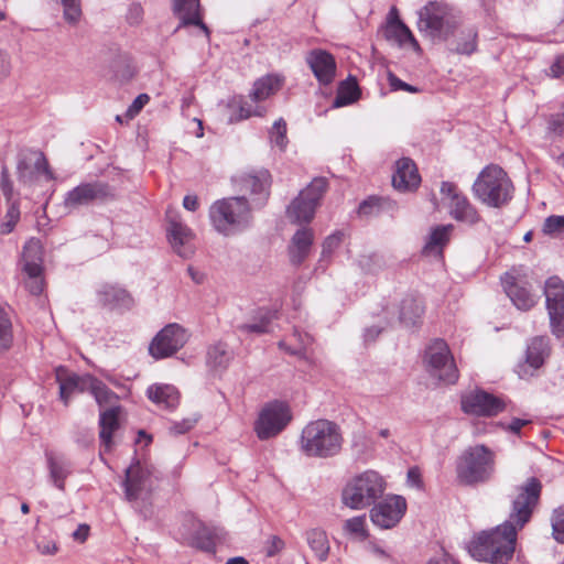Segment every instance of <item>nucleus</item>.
I'll return each mask as SVG.
<instances>
[{
    "label": "nucleus",
    "instance_id": "nucleus-13",
    "mask_svg": "<svg viewBox=\"0 0 564 564\" xmlns=\"http://www.w3.org/2000/svg\"><path fill=\"white\" fill-rule=\"evenodd\" d=\"M291 419L290 406L285 402L279 400L269 402L254 422V432L259 440H270L280 434Z\"/></svg>",
    "mask_w": 564,
    "mask_h": 564
},
{
    "label": "nucleus",
    "instance_id": "nucleus-27",
    "mask_svg": "<svg viewBox=\"0 0 564 564\" xmlns=\"http://www.w3.org/2000/svg\"><path fill=\"white\" fill-rule=\"evenodd\" d=\"M388 41L397 43L399 46L410 44L413 50L420 51V45L413 36L410 29L399 19L397 9L393 7L389 13V19L383 31Z\"/></svg>",
    "mask_w": 564,
    "mask_h": 564
},
{
    "label": "nucleus",
    "instance_id": "nucleus-61",
    "mask_svg": "<svg viewBox=\"0 0 564 564\" xmlns=\"http://www.w3.org/2000/svg\"><path fill=\"white\" fill-rule=\"evenodd\" d=\"M150 100L147 94H140L131 104V106L127 110V116L131 119L137 116L140 110L148 104Z\"/></svg>",
    "mask_w": 564,
    "mask_h": 564
},
{
    "label": "nucleus",
    "instance_id": "nucleus-53",
    "mask_svg": "<svg viewBox=\"0 0 564 564\" xmlns=\"http://www.w3.org/2000/svg\"><path fill=\"white\" fill-rule=\"evenodd\" d=\"M24 260H39L42 261V246L40 240L30 239L23 247Z\"/></svg>",
    "mask_w": 564,
    "mask_h": 564
},
{
    "label": "nucleus",
    "instance_id": "nucleus-62",
    "mask_svg": "<svg viewBox=\"0 0 564 564\" xmlns=\"http://www.w3.org/2000/svg\"><path fill=\"white\" fill-rule=\"evenodd\" d=\"M530 420L513 417L508 425L500 424L506 431L510 432L513 435L520 436L521 429L528 424H530Z\"/></svg>",
    "mask_w": 564,
    "mask_h": 564
},
{
    "label": "nucleus",
    "instance_id": "nucleus-16",
    "mask_svg": "<svg viewBox=\"0 0 564 564\" xmlns=\"http://www.w3.org/2000/svg\"><path fill=\"white\" fill-rule=\"evenodd\" d=\"M546 310L552 334L556 338L564 337V281L556 275L545 281L544 288Z\"/></svg>",
    "mask_w": 564,
    "mask_h": 564
},
{
    "label": "nucleus",
    "instance_id": "nucleus-28",
    "mask_svg": "<svg viewBox=\"0 0 564 564\" xmlns=\"http://www.w3.org/2000/svg\"><path fill=\"white\" fill-rule=\"evenodd\" d=\"M314 232L311 228L302 227L295 231L289 246L290 262L300 267L311 252Z\"/></svg>",
    "mask_w": 564,
    "mask_h": 564
},
{
    "label": "nucleus",
    "instance_id": "nucleus-51",
    "mask_svg": "<svg viewBox=\"0 0 564 564\" xmlns=\"http://www.w3.org/2000/svg\"><path fill=\"white\" fill-rule=\"evenodd\" d=\"M365 516L354 517L345 521L344 528L349 533L357 534L362 540H366L369 536V534L368 531L365 529Z\"/></svg>",
    "mask_w": 564,
    "mask_h": 564
},
{
    "label": "nucleus",
    "instance_id": "nucleus-26",
    "mask_svg": "<svg viewBox=\"0 0 564 564\" xmlns=\"http://www.w3.org/2000/svg\"><path fill=\"white\" fill-rule=\"evenodd\" d=\"M501 283L508 297L517 308L529 311L535 305L536 301L534 295L525 285L518 282L516 276L505 273L501 278Z\"/></svg>",
    "mask_w": 564,
    "mask_h": 564
},
{
    "label": "nucleus",
    "instance_id": "nucleus-36",
    "mask_svg": "<svg viewBox=\"0 0 564 564\" xmlns=\"http://www.w3.org/2000/svg\"><path fill=\"white\" fill-rule=\"evenodd\" d=\"M46 460L51 480L58 490L64 491L65 480L72 474V464L64 457H56L52 453H46Z\"/></svg>",
    "mask_w": 564,
    "mask_h": 564
},
{
    "label": "nucleus",
    "instance_id": "nucleus-21",
    "mask_svg": "<svg viewBox=\"0 0 564 564\" xmlns=\"http://www.w3.org/2000/svg\"><path fill=\"white\" fill-rule=\"evenodd\" d=\"M551 346L547 336H535L530 339L525 350V362L518 365V373L521 378L524 376H532L533 372H529L525 366L532 370L540 369L545 360L550 357Z\"/></svg>",
    "mask_w": 564,
    "mask_h": 564
},
{
    "label": "nucleus",
    "instance_id": "nucleus-19",
    "mask_svg": "<svg viewBox=\"0 0 564 564\" xmlns=\"http://www.w3.org/2000/svg\"><path fill=\"white\" fill-rule=\"evenodd\" d=\"M56 381L59 384V399L67 406L72 394L75 392H90L95 377L93 375H77L69 372L64 366H58L55 369Z\"/></svg>",
    "mask_w": 564,
    "mask_h": 564
},
{
    "label": "nucleus",
    "instance_id": "nucleus-4",
    "mask_svg": "<svg viewBox=\"0 0 564 564\" xmlns=\"http://www.w3.org/2000/svg\"><path fill=\"white\" fill-rule=\"evenodd\" d=\"M473 192L484 205L502 208L512 199L514 186L502 167L491 164L479 173L473 184Z\"/></svg>",
    "mask_w": 564,
    "mask_h": 564
},
{
    "label": "nucleus",
    "instance_id": "nucleus-10",
    "mask_svg": "<svg viewBox=\"0 0 564 564\" xmlns=\"http://www.w3.org/2000/svg\"><path fill=\"white\" fill-rule=\"evenodd\" d=\"M424 361L426 370L440 381L455 383L458 370L454 362L449 347L444 339H434L425 349Z\"/></svg>",
    "mask_w": 564,
    "mask_h": 564
},
{
    "label": "nucleus",
    "instance_id": "nucleus-58",
    "mask_svg": "<svg viewBox=\"0 0 564 564\" xmlns=\"http://www.w3.org/2000/svg\"><path fill=\"white\" fill-rule=\"evenodd\" d=\"M285 546L284 541L278 535H270L265 542L264 551L268 557L279 554Z\"/></svg>",
    "mask_w": 564,
    "mask_h": 564
},
{
    "label": "nucleus",
    "instance_id": "nucleus-9",
    "mask_svg": "<svg viewBox=\"0 0 564 564\" xmlns=\"http://www.w3.org/2000/svg\"><path fill=\"white\" fill-rule=\"evenodd\" d=\"M160 479L161 475L154 466L141 464L134 455L132 463L124 470L122 487L126 499L129 502H135L140 498L149 499Z\"/></svg>",
    "mask_w": 564,
    "mask_h": 564
},
{
    "label": "nucleus",
    "instance_id": "nucleus-30",
    "mask_svg": "<svg viewBox=\"0 0 564 564\" xmlns=\"http://www.w3.org/2000/svg\"><path fill=\"white\" fill-rule=\"evenodd\" d=\"M120 406L115 405L100 412L99 415V438L106 451H110L113 444V433L119 429Z\"/></svg>",
    "mask_w": 564,
    "mask_h": 564
},
{
    "label": "nucleus",
    "instance_id": "nucleus-59",
    "mask_svg": "<svg viewBox=\"0 0 564 564\" xmlns=\"http://www.w3.org/2000/svg\"><path fill=\"white\" fill-rule=\"evenodd\" d=\"M388 80H389V85H390L392 90H405V91H409V93H416V91H419V89L416 87L411 86V85L404 83L403 80H401L399 77H397L391 72L388 74Z\"/></svg>",
    "mask_w": 564,
    "mask_h": 564
},
{
    "label": "nucleus",
    "instance_id": "nucleus-43",
    "mask_svg": "<svg viewBox=\"0 0 564 564\" xmlns=\"http://www.w3.org/2000/svg\"><path fill=\"white\" fill-rule=\"evenodd\" d=\"M477 48V31L475 28L462 29L456 39V45L453 48L457 54H473Z\"/></svg>",
    "mask_w": 564,
    "mask_h": 564
},
{
    "label": "nucleus",
    "instance_id": "nucleus-42",
    "mask_svg": "<svg viewBox=\"0 0 564 564\" xmlns=\"http://www.w3.org/2000/svg\"><path fill=\"white\" fill-rule=\"evenodd\" d=\"M454 226L452 224L438 225L431 230L429 239L424 246V250L434 251L442 250L449 241L451 232Z\"/></svg>",
    "mask_w": 564,
    "mask_h": 564
},
{
    "label": "nucleus",
    "instance_id": "nucleus-31",
    "mask_svg": "<svg viewBox=\"0 0 564 564\" xmlns=\"http://www.w3.org/2000/svg\"><path fill=\"white\" fill-rule=\"evenodd\" d=\"M219 538L220 530L218 528L199 522L189 539V545L203 552L215 553L216 541Z\"/></svg>",
    "mask_w": 564,
    "mask_h": 564
},
{
    "label": "nucleus",
    "instance_id": "nucleus-12",
    "mask_svg": "<svg viewBox=\"0 0 564 564\" xmlns=\"http://www.w3.org/2000/svg\"><path fill=\"white\" fill-rule=\"evenodd\" d=\"M234 187L251 197V206L260 209L265 206L270 197L272 176L265 169L243 172L231 177Z\"/></svg>",
    "mask_w": 564,
    "mask_h": 564
},
{
    "label": "nucleus",
    "instance_id": "nucleus-29",
    "mask_svg": "<svg viewBox=\"0 0 564 564\" xmlns=\"http://www.w3.org/2000/svg\"><path fill=\"white\" fill-rule=\"evenodd\" d=\"M424 313V305L422 300L414 295H405L399 306V321L405 327L416 326Z\"/></svg>",
    "mask_w": 564,
    "mask_h": 564
},
{
    "label": "nucleus",
    "instance_id": "nucleus-3",
    "mask_svg": "<svg viewBox=\"0 0 564 564\" xmlns=\"http://www.w3.org/2000/svg\"><path fill=\"white\" fill-rule=\"evenodd\" d=\"M343 441L337 423L319 419L304 426L300 437V448L307 457L329 458L339 454Z\"/></svg>",
    "mask_w": 564,
    "mask_h": 564
},
{
    "label": "nucleus",
    "instance_id": "nucleus-63",
    "mask_svg": "<svg viewBox=\"0 0 564 564\" xmlns=\"http://www.w3.org/2000/svg\"><path fill=\"white\" fill-rule=\"evenodd\" d=\"M440 192L443 198L449 199V203H452L456 196L462 194L457 186L452 182H442Z\"/></svg>",
    "mask_w": 564,
    "mask_h": 564
},
{
    "label": "nucleus",
    "instance_id": "nucleus-17",
    "mask_svg": "<svg viewBox=\"0 0 564 564\" xmlns=\"http://www.w3.org/2000/svg\"><path fill=\"white\" fill-rule=\"evenodd\" d=\"M406 511V500L402 496H391L375 505L370 510L371 522L381 529L395 527Z\"/></svg>",
    "mask_w": 564,
    "mask_h": 564
},
{
    "label": "nucleus",
    "instance_id": "nucleus-56",
    "mask_svg": "<svg viewBox=\"0 0 564 564\" xmlns=\"http://www.w3.org/2000/svg\"><path fill=\"white\" fill-rule=\"evenodd\" d=\"M547 129L551 138L564 137V112L552 116Z\"/></svg>",
    "mask_w": 564,
    "mask_h": 564
},
{
    "label": "nucleus",
    "instance_id": "nucleus-18",
    "mask_svg": "<svg viewBox=\"0 0 564 564\" xmlns=\"http://www.w3.org/2000/svg\"><path fill=\"white\" fill-rule=\"evenodd\" d=\"M18 180L23 184H31L34 180V174H44L47 181L55 178L51 170L47 159L42 151L28 150L21 152L17 165Z\"/></svg>",
    "mask_w": 564,
    "mask_h": 564
},
{
    "label": "nucleus",
    "instance_id": "nucleus-23",
    "mask_svg": "<svg viewBox=\"0 0 564 564\" xmlns=\"http://www.w3.org/2000/svg\"><path fill=\"white\" fill-rule=\"evenodd\" d=\"M98 303L110 311H129L134 305L132 295L117 284H102L97 291Z\"/></svg>",
    "mask_w": 564,
    "mask_h": 564
},
{
    "label": "nucleus",
    "instance_id": "nucleus-34",
    "mask_svg": "<svg viewBox=\"0 0 564 564\" xmlns=\"http://www.w3.org/2000/svg\"><path fill=\"white\" fill-rule=\"evenodd\" d=\"M449 208L451 216L457 221L476 225L481 220V217L475 206H473L468 198L463 194L456 196L455 199L449 203Z\"/></svg>",
    "mask_w": 564,
    "mask_h": 564
},
{
    "label": "nucleus",
    "instance_id": "nucleus-47",
    "mask_svg": "<svg viewBox=\"0 0 564 564\" xmlns=\"http://www.w3.org/2000/svg\"><path fill=\"white\" fill-rule=\"evenodd\" d=\"M543 234L552 237H564V216L551 215L545 218L542 227Z\"/></svg>",
    "mask_w": 564,
    "mask_h": 564
},
{
    "label": "nucleus",
    "instance_id": "nucleus-52",
    "mask_svg": "<svg viewBox=\"0 0 564 564\" xmlns=\"http://www.w3.org/2000/svg\"><path fill=\"white\" fill-rule=\"evenodd\" d=\"M341 238L343 234L340 231H336L324 239L322 245L323 259L332 256L333 251L339 247Z\"/></svg>",
    "mask_w": 564,
    "mask_h": 564
},
{
    "label": "nucleus",
    "instance_id": "nucleus-7",
    "mask_svg": "<svg viewBox=\"0 0 564 564\" xmlns=\"http://www.w3.org/2000/svg\"><path fill=\"white\" fill-rule=\"evenodd\" d=\"M282 84L283 78L278 75H265L257 79L249 94V98L253 104L241 96L234 98L228 104V108L231 110L229 122H237L252 116L262 117L267 112V108L260 105V102L278 93Z\"/></svg>",
    "mask_w": 564,
    "mask_h": 564
},
{
    "label": "nucleus",
    "instance_id": "nucleus-41",
    "mask_svg": "<svg viewBox=\"0 0 564 564\" xmlns=\"http://www.w3.org/2000/svg\"><path fill=\"white\" fill-rule=\"evenodd\" d=\"M359 87L356 80H344L338 87L337 95L333 101L334 108H340L355 102L359 98Z\"/></svg>",
    "mask_w": 564,
    "mask_h": 564
},
{
    "label": "nucleus",
    "instance_id": "nucleus-20",
    "mask_svg": "<svg viewBox=\"0 0 564 564\" xmlns=\"http://www.w3.org/2000/svg\"><path fill=\"white\" fill-rule=\"evenodd\" d=\"M305 62L321 85H329L336 77L335 57L327 51L314 48L307 52Z\"/></svg>",
    "mask_w": 564,
    "mask_h": 564
},
{
    "label": "nucleus",
    "instance_id": "nucleus-25",
    "mask_svg": "<svg viewBox=\"0 0 564 564\" xmlns=\"http://www.w3.org/2000/svg\"><path fill=\"white\" fill-rule=\"evenodd\" d=\"M397 170L392 175V186L402 192L415 191L421 183V176L414 161L401 158L395 163Z\"/></svg>",
    "mask_w": 564,
    "mask_h": 564
},
{
    "label": "nucleus",
    "instance_id": "nucleus-8",
    "mask_svg": "<svg viewBox=\"0 0 564 564\" xmlns=\"http://www.w3.org/2000/svg\"><path fill=\"white\" fill-rule=\"evenodd\" d=\"M384 485L377 471L366 470L347 482L341 491V501L352 510L367 508L382 496Z\"/></svg>",
    "mask_w": 564,
    "mask_h": 564
},
{
    "label": "nucleus",
    "instance_id": "nucleus-45",
    "mask_svg": "<svg viewBox=\"0 0 564 564\" xmlns=\"http://www.w3.org/2000/svg\"><path fill=\"white\" fill-rule=\"evenodd\" d=\"M294 337H297L299 341H300V346L296 347V348H293L291 346H288L285 344V341L281 340L279 341V348L283 349L285 352L292 355V356H296L299 357L300 359H305L306 360V345L311 343V337L308 334H305L304 336L297 332V330H294V334H293Z\"/></svg>",
    "mask_w": 564,
    "mask_h": 564
},
{
    "label": "nucleus",
    "instance_id": "nucleus-60",
    "mask_svg": "<svg viewBox=\"0 0 564 564\" xmlns=\"http://www.w3.org/2000/svg\"><path fill=\"white\" fill-rule=\"evenodd\" d=\"M23 271L28 274V278H41L43 273L42 261L39 260H25Z\"/></svg>",
    "mask_w": 564,
    "mask_h": 564
},
{
    "label": "nucleus",
    "instance_id": "nucleus-32",
    "mask_svg": "<svg viewBox=\"0 0 564 564\" xmlns=\"http://www.w3.org/2000/svg\"><path fill=\"white\" fill-rule=\"evenodd\" d=\"M398 205L386 196L370 195L359 203L357 214L360 217H376L382 213H394Z\"/></svg>",
    "mask_w": 564,
    "mask_h": 564
},
{
    "label": "nucleus",
    "instance_id": "nucleus-24",
    "mask_svg": "<svg viewBox=\"0 0 564 564\" xmlns=\"http://www.w3.org/2000/svg\"><path fill=\"white\" fill-rule=\"evenodd\" d=\"M166 234L169 242L180 257L187 259L193 254L194 249L189 245V241L193 238V231L177 217L170 218Z\"/></svg>",
    "mask_w": 564,
    "mask_h": 564
},
{
    "label": "nucleus",
    "instance_id": "nucleus-11",
    "mask_svg": "<svg viewBox=\"0 0 564 564\" xmlns=\"http://www.w3.org/2000/svg\"><path fill=\"white\" fill-rule=\"evenodd\" d=\"M117 198V189L107 182L96 180L80 183L68 191L64 198V206L68 209H77L94 203H108Z\"/></svg>",
    "mask_w": 564,
    "mask_h": 564
},
{
    "label": "nucleus",
    "instance_id": "nucleus-33",
    "mask_svg": "<svg viewBox=\"0 0 564 564\" xmlns=\"http://www.w3.org/2000/svg\"><path fill=\"white\" fill-rule=\"evenodd\" d=\"M317 207L300 194L290 203L286 208V216L292 224H308L315 216Z\"/></svg>",
    "mask_w": 564,
    "mask_h": 564
},
{
    "label": "nucleus",
    "instance_id": "nucleus-38",
    "mask_svg": "<svg viewBox=\"0 0 564 564\" xmlns=\"http://www.w3.org/2000/svg\"><path fill=\"white\" fill-rule=\"evenodd\" d=\"M306 540L316 557L326 561L330 550L326 532L318 528L311 529L306 532Z\"/></svg>",
    "mask_w": 564,
    "mask_h": 564
},
{
    "label": "nucleus",
    "instance_id": "nucleus-50",
    "mask_svg": "<svg viewBox=\"0 0 564 564\" xmlns=\"http://www.w3.org/2000/svg\"><path fill=\"white\" fill-rule=\"evenodd\" d=\"M552 534L554 539L564 543V506L554 510L552 516Z\"/></svg>",
    "mask_w": 564,
    "mask_h": 564
},
{
    "label": "nucleus",
    "instance_id": "nucleus-44",
    "mask_svg": "<svg viewBox=\"0 0 564 564\" xmlns=\"http://www.w3.org/2000/svg\"><path fill=\"white\" fill-rule=\"evenodd\" d=\"M90 393L99 406H105L118 400V395L106 383L95 377Z\"/></svg>",
    "mask_w": 564,
    "mask_h": 564
},
{
    "label": "nucleus",
    "instance_id": "nucleus-46",
    "mask_svg": "<svg viewBox=\"0 0 564 564\" xmlns=\"http://www.w3.org/2000/svg\"><path fill=\"white\" fill-rule=\"evenodd\" d=\"M12 324L6 312L0 308V349L8 350L12 345Z\"/></svg>",
    "mask_w": 564,
    "mask_h": 564
},
{
    "label": "nucleus",
    "instance_id": "nucleus-55",
    "mask_svg": "<svg viewBox=\"0 0 564 564\" xmlns=\"http://www.w3.org/2000/svg\"><path fill=\"white\" fill-rule=\"evenodd\" d=\"M13 68L11 54L0 47V83H3L11 75Z\"/></svg>",
    "mask_w": 564,
    "mask_h": 564
},
{
    "label": "nucleus",
    "instance_id": "nucleus-22",
    "mask_svg": "<svg viewBox=\"0 0 564 564\" xmlns=\"http://www.w3.org/2000/svg\"><path fill=\"white\" fill-rule=\"evenodd\" d=\"M172 10L174 15L180 19L177 29L188 25L198 26L204 32L205 37L209 40L210 31L203 22L199 0H172Z\"/></svg>",
    "mask_w": 564,
    "mask_h": 564
},
{
    "label": "nucleus",
    "instance_id": "nucleus-40",
    "mask_svg": "<svg viewBox=\"0 0 564 564\" xmlns=\"http://www.w3.org/2000/svg\"><path fill=\"white\" fill-rule=\"evenodd\" d=\"M328 180L326 177L317 176L314 177L311 183L299 194L318 207L321 205L322 198L328 189Z\"/></svg>",
    "mask_w": 564,
    "mask_h": 564
},
{
    "label": "nucleus",
    "instance_id": "nucleus-35",
    "mask_svg": "<svg viewBox=\"0 0 564 564\" xmlns=\"http://www.w3.org/2000/svg\"><path fill=\"white\" fill-rule=\"evenodd\" d=\"M147 397L165 409L174 410L180 403V392L173 386L152 384L147 389Z\"/></svg>",
    "mask_w": 564,
    "mask_h": 564
},
{
    "label": "nucleus",
    "instance_id": "nucleus-2",
    "mask_svg": "<svg viewBox=\"0 0 564 564\" xmlns=\"http://www.w3.org/2000/svg\"><path fill=\"white\" fill-rule=\"evenodd\" d=\"M252 208L247 196H230L214 202L209 207L208 216L218 234L230 236L252 225Z\"/></svg>",
    "mask_w": 564,
    "mask_h": 564
},
{
    "label": "nucleus",
    "instance_id": "nucleus-6",
    "mask_svg": "<svg viewBox=\"0 0 564 564\" xmlns=\"http://www.w3.org/2000/svg\"><path fill=\"white\" fill-rule=\"evenodd\" d=\"M417 30L432 41H446L454 34L460 21L456 12L446 3L430 1L417 12Z\"/></svg>",
    "mask_w": 564,
    "mask_h": 564
},
{
    "label": "nucleus",
    "instance_id": "nucleus-14",
    "mask_svg": "<svg viewBox=\"0 0 564 564\" xmlns=\"http://www.w3.org/2000/svg\"><path fill=\"white\" fill-rule=\"evenodd\" d=\"M188 340L185 328L176 323L167 324L152 338L149 354L155 359H165L175 355Z\"/></svg>",
    "mask_w": 564,
    "mask_h": 564
},
{
    "label": "nucleus",
    "instance_id": "nucleus-5",
    "mask_svg": "<svg viewBox=\"0 0 564 564\" xmlns=\"http://www.w3.org/2000/svg\"><path fill=\"white\" fill-rule=\"evenodd\" d=\"M455 470L460 485L485 484L495 471V453L484 444L469 446L458 456Z\"/></svg>",
    "mask_w": 564,
    "mask_h": 564
},
{
    "label": "nucleus",
    "instance_id": "nucleus-15",
    "mask_svg": "<svg viewBox=\"0 0 564 564\" xmlns=\"http://www.w3.org/2000/svg\"><path fill=\"white\" fill-rule=\"evenodd\" d=\"M503 399L480 388L470 391L460 399V409L465 414L479 417H494L506 410Z\"/></svg>",
    "mask_w": 564,
    "mask_h": 564
},
{
    "label": "nucleus",
    "instance_id": "nucleus-48",
    "mask_svg": "<svg viewBox=\"0 0 564 564\" xmlns=\"http://www.w3.org/2000/svg\"><path fill=\"white\" fill-rule=\"evenodd\" d=\"M9 208L6 214V221H3L0 226V232L2 235H9L13 231L19 218H20V209L17 203H9Z\"/></svg>",
    "mask_w": 564,
    "mask_h": 564
},
{
    "label": "nucleus",
    "instance_id": "nucleus-39",
    "mask_svg": "<svg viewBox=\"0 0 564 564\" xmlns=\"http://www.w3.org/2000/svg\"><path fill=\"white\" fill-rule=\"evenodd\" d=\"M232 359V351L228 345L223 341L210 346L207 351V364L213 368L225 369Z\"/></svg>",
    "mask_w": 564,
    "mask_h": 564
},
{
    "label": "nucleus",
    "instance_id": "nucleus-37",
    "mask_svg": "<svg viewBox=\"0 0 564 564\" xmlns=\"http://www.w3.org/2000/svg\"><path fill=\"white\" fill-rule=\"evenodd\" d=\"M278 318V311L260 307L253 315V322L241 324L238 329L242 333L267 334L271 323Z\"/></svg>",
    "mask_w": 564,
    "mask_h": 564
},
{
    "label": "nucleus",
    "instance_id": "nucleus-54",
    "mask_svg": "<svg viewBox=\"0 0 564 564\" xmlns=\"http://www.w3.org/2000/svg\"><path fill=\"white\" fill-rule=\"evenodd\" d=\"M0 188L7 203H13V183L10 180L9 170L6 165L1 167Z\"/></svg>",
    "mask_w": 564,
    "mask_h": 564
},
{
    "label": "nucleus",
    "instance_id": "nucleus-49",
    "mask_svg": "<svg viewBox=\"0 0 564 564\" xmlns=\"http://www.w3.org/2000/svg\"><path fill=\"white\" fill-rule=\"evenodd\" d=\"M63 6L64 19L69 23H76L82 17L80 0H59Z\"/></svg>",
    "mask_w": 564,
    "mask_h": 564
},
{
    "label": "nucleus",
    "instance_id": "nucleus-64",
    "mask_svg": "<svg viewBox=\"0 0 564 564\" xmlns=\"http://www.w3.org/2000/svg\"><path fill=\"white\" fill-rule=\"evenodd\" d=\"M549 75L553 78H560L564 75V55L555 57L550 66Z\"/></svg>",
    "mask_w": 564,
    "mask_h": 564
},
{
    "label": "nucleus",
    "instance_id": "nucleus-57",
    "mask_svg": "<svg viewBox=\"0 0 564 564\" xmlns=\"http://www.w3.org/2000/svg\"><path fill=\"white\" fill-rule=\"evenodd\" d=\"M198 422V416L186 417L182 421L173 422L170 427V432L174 435H182L191 431Z\"/></svg>",
    "mask_w": 564,
    "mask_h": 564
},
{
    "label": "nucleus",
    "instance_id": "nucleus-1",
    "mask_svg": "<svg viewBox=\"0 0 564 564\" xmlns=\"http://www.w3.org/2000/svg\"><path fill=\"white\" fill-rule=\"evenodd\" d=\"M542 482L530 477L519 487L513 499L509 518L490 531H482L470 542V555L480 562L507 564L513 556L517 530L530 522L542 494Z\"/></svg>",
    "mask_w": 564,
    "mask_h": 564
}]
</instances>
